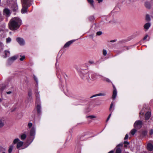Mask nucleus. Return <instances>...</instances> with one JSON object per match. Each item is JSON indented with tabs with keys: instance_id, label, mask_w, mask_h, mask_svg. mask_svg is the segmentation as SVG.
Here are the masks:
<instances>
[{
	"instance_id": "obj_1",
	"label": "nucleus",
	"mask_w": 153,
	"mask_h": 153,
	"mask_svg": "<svg viewBox=\"0 0 153 153\" xmlns=\"http://www.w3.org/2000/svg\"><path fill=\"white\" fill-rule=\"evenodd\" d=\"M22 24L21 20L17 17L12 19L10 21L9 24L10 29L12 30L17 29Z\"/></svg>"
},
{
	"instance_id": "obj_2",
	"label": "nucleus",
	"mask_w": 153,
	"mask_h": 153,
	"mask_svg": "<svg viewBox=\"0 0 153 153\" xmlns=\"http://www.w3.org/2000/svg\"><path fill=\"white\" fill-rule=\"evenodd\" d=\"M23 3V8L21 10V13H25L28 7L30 5V0H22Z\"/></svg>"
},
{
	"instance_id": "obj_3",
	"label": "nucleus",
	"mask_w": 153,
	"mask_h": 153,
	"mask_svg": "<svg viewBox=\"0 0 153 153\" xmlns=\"http://www.w3.org/2000/svg\"><path fill=\"white\" fill-rule=\"evenodd\" d=\"M142 122L141 121L139 120L136 121L134 124V127L137 129H139L142 127Z\"/></svg>"
},
{
	"instance_id": "obj_4",
	"label": "nucleus",
	"mask_w": 153,
	"mask_h": 153,
	"mask_svg": "<svg viewBox=\"0 0 153 153\" xmlns=\"http://www.w3.org/2000/svg\"><path fill=\"white\" fill-rule=\"evenodd\" d=\"M80 76L81 78L84 80H87L88 81H89V74L88 73H82L80 74Z\"/></svg>"
},
{
	"instance_id": "obj_5",
	"label": "nucleus",
	"mask_w": 153,
	"mask_h": 153,
	"mask_svg": "<svg viewBox=\"0 0 153 153\" xmlns=\"http://www.w3.org/2000/svg\"><path fill=\"white\" fill-rule=\"evenodd\" d=\"M17 56H15L9 58L7 61V62L8 64L10 65L11 64L13 63L17 59Z\"/></svg>"
},
{
	"instance_id": "obj_6",
	"label": "nucleus",
	"mask_w": 153,
	"mask_h": 153,
	"mask_svg": "<svg viewBox=\"0 0 153 153\" xmlns=\"http://www.w3.org/2000/svg\"><path fill=\"white\" fill-rule=\"evenodd\" d=\"M35 134V129L33 127L30 131V138H32V140H33L34 138Z\"/></svg>"
},
{
	"instance_id": "obj_7",
	"label": "nucleus",
	"mask_w": 153,
	"mask_h": 153,
	"mask_svg": "<svg viewBox=\"0 0 153 153\" xmlns=\"http://www.w3.org/2000/svg\"><path fill=\"white\" fill-rule=\"evenodd\" d=\"M11 14L10 10L7 8L4 9L3 10V14L7 16H9Z\"/></svg>"
},
{
	"instance_id": "obj_8",
	"label": "nucleus",
	"mask_w": 153,
	"mask_h": 153,
	"mask_svg": "<svg viewBox=\"0 0 153 153\" xmlns=\"http://www.w3.org/2000/svg\"><path fill=\"white\" fill-rule=\"evenodd\" d=\"M17 41L21 45H23L25 44V41L24 40L21 38H17L16 39Z\"/></svg>"
},
{
	"instance_id": "obj_9",
	"label": "nucleus",
	"mask_w": 153,
	"mask_h": 153,
	"mask_svg": "<svg viewBox=\"0 0 153 153\" xmlns=\"http://www.w3.org/2000/svg\"><path fill=\"white\" fill-rule=\"evenodd\" d=\"M75 41V40H71L67 42L64 45L65 48L68 47L71 44Z\"/></svg>"
},
{
	"instance_id": "obj_10",
	"label": "nucleus",
	"mask_w": 153,
	"mask_h": 153,
	"mask_svg": "<svg viewBox=\"0 0 153 153\" xmlns=\"http://www.w3.org/2000/svg\"><path fill=\"white\" fill-rule=\"evenodd\" d=\"M147 149L149 151H152L153 150V146L151 143H148L147 146Z\"/></svg>"
},
{
	"instance_id": "obj_11",
	"label": "nucleus",
	"mask_w": 153,
	"mask_h": 153,
	"mask_svg": "<svg viewBox=\"0 0 153 153\" xmlns=\"http://www.w3.org/2000/svg\"><path fill=\"white\" fill-rule=\"evenodd\" d=\"M151 23L148 22L145 24L144 26V29H145V30H147L151 26Z\"/></svg>"
},
{
	"instance_id": "obj_12",
	"label": "nucleus",
	"mask_w": 153,
	"mask_h": 153,
	"mask_svg": "<svg viewBox=\"0 0 153 153\" xmlns=\"http://www.w3.org/2000/svg\"><path fill=\"white\" fill-rule=\"evenodd\" d=\"M151 116V113L149 111L147 112L145 115V119L146 120H148Z\"/></svg>"
},
{
	"instance_id": "obj_13",
	"label": "nucleus",
	"mask_w": 153,
	"mask_h": 153,
	"mask_svg": "<svg viewBox=\"0 0 153 153\" xmlns=\"http://www.w3.org/2000/svg\"><path fill=\"white\" fill-rule=\"evenodd\" d=\"M106 94L105 92H103L102 93H100L98 94H96L93 95L92 96L90 97L91 98H92L93 97H96L98 96H105L106 95Z\"/></svg>"
},
{
	"instance_id": "obj_14",
	"label": "nucleus",
	"mask_w": 153,
	"mask_h": 153,
	"mask_svg": "<svg viewBox=\"0 0 153 153\" xmlns=\"http://www.w3.org/2000/svg\"><path fill=\"white\" fill-rule=\"evenodd\" d=\"M117 95V91L116 88L114 89V90L113 95H112V98L113 100H114L116 97Z\"/></svg>"
},
{
	"instance_id": "obj_15",
	"label": "nucleus",
	"mask_w": 153,
	"mask_h": 153,
	"mask_svg": "<svg viewBox=\"0 0 153 153\" xmlns=\"http://www.w3.org/2000/svg\"><path fill=\"white\" fill-rule=\"evenodd\" d=\"M41 107L40 105H38L36 106L37 111L38 113L40 114L41 112Z\"/></svg>"
},
{
	"instance_id": "obj_16",
	"label": "nucleus",
	"mask_w": 153,
	"mask_h": 153,
	"mask_svg": "<svg viewBox=\"0 0 153 153\" xmlns=\"http://www.w3.org/2000/svg\"><path fill=\"white\" fill-rule=\"evenodd\" d=\"M23 142L22 141H20L18 142L17 144L16 148L19 149L23 145Z\"/></svg>"
},
{
	"instance_id": "obj_17",
	"label": "nucleus",
	"mask_w": 153,
	"mask_h": 153,
	"mask_svg": "<svg viewBox=\"0 0 153 153\" xmlns=\"http://www.w3.org/2000/svg\"><path fill=\"white\" fill-rule=\"evenodd\" d=\"M145 6L146 8L148 9H150L151 7V5L150 3L148 2H146L145 3Z\"/></svg>"
},
{
	"instance_id": "obj_18",
	"label": "nucleus",
	"mask_w": 153,
	"mask_h": 153,
	"mask_svg": "<svg viewBox=\"0 0 153 153\" xmlns=\"http://www.w3.org/2000/svg\"><path fill=\"white\" fill-rule=\"evenodd\" d=\"M20 138L22 140H24L26 137V135L25 134H23L20 136Z\"/></svg>"
},
{
	"instance_id": "obj_19",
	"label": "nucleus",
	"mask_w": 153,
	"mask_h": 153,
	"mask_svg": "<svg viewBox=\"0 0 153 153\" xmlns=\"http://www.w3.org/2000/svg\"><path fill=\"white\" fill-rule=\"evenodd\" d=\"M5 54V56L4 57V58H6L7 56H9L10 54V52L9 51H4Z\"/></svg>"
},
{
	"instance_id": "obj_20",
	"label": "nucleus",
	"mask_w": 153,
	"mask_h": 153,
	"mask_svg": "<svg viewBox=\"0 0 153 153\" xmlns=\"http://www.w3.org/2000/svg\"><path fill=\"white\" fill-rule=\"evenodd\" d=\"M113 104H114L113 102H112L110 105V108H109V110H110V111L111 112V113H112V112H113V110H114V109H113V110H112V108L113 106Z\"/></svg>"
},
{
	"instance_id": "obj_21",
	"label": "nucleus",
	"mask_w": 153,
	"mask_h": 153,
	"mask_svg": "<svg viewBox=\"0 0 153 153\" xmlns=\"http://www.w3.org/2000/svg\"><path fill=\"white\" fill-rule=\"evenodd\" d=\"M137 131V130L136 129H134V128L131 131V133L132 135H133Z\"/></svg>"
},
{
	"instance_id": "obj_22",
	"label": "nucleus",
	"mask_w": 153,
	"mask_h": 153,
	"mask_svg": "<svg viewBox=\"0 0 153 153\" xmlns=\"http://www.w3.org/2000/svg\"><path fill=\"white\" fill-rule=\"evenodd\" d=\"M13 145H11L10 146L9 148V149H8V152L9 153H11L12 152V151L13 150Z\"/></svg>"
},
{
	"instance_id": "obj_23",
	"label": "nucleus",
	"mask_w": 153,
	"mask_h": 153,
	"mask_svg": "<svg viewBox=\"0 0 153 153\" xmlns=\"http://www.w3.org/2000/svg\"><path fill=\"white\" fill-rule=\"evenodd\" d=\"M14 7H13V10L14 11H16L18 9V7L16 4H15L14 5Z\"/></svg>"
},
{
	"instance_id": "obj_24",
	"label": "nucleus",
	"mask_w": 153,
	"mask_h": 153,
	"mask_svg": "<svg viewBox=\"0 0 153 153\" xmlns=\"http://www.w3.org/2000/svg\"><path fill=\"white\" fill-rule=\"evenodd\" d=\"M36 97L37 100H39V94L38 92H36Z\"/></svg>"
},
{
	"instance_id": "obj_25",
	"label": "nucleus",
	"mask_w": 153,
	"mask_h": 153,
	"mask_svg": "<svg viewBox=\"0 0 153 153\" xmlns=\"http://www.w3.org/2000/svg\"><path fill=\"white\" fill-rule=\"evenodd\" d=\"M19 138H16L13 141V143L14 144H16L17 143H18V142H19Z\"/></svg>"
},
{
	"instance_id": "obj_26",
	"label": "nucleus",
	"mask_w": 153,
	"mask_h": 153,
	"mask_svg": "<svg viewBox=\"0 0 153 153\" xmlns=\"http://www.w3.org/2000/svg\"><path fill=\"white\" fill-rule=\"evenodd\" d=\"M146 20L148 21H149L150 20L149 16L148 14L146 15Z\"/></svg>"
},
{
	"instance_id": "obj_27",
	"label": "nucleus",
	"mask_w": 153,
	"mask_h": 153,
	"mask_svg": "<svg viewBox=\"0 0 153 153\" xmlns=\"http://www.w3.org/2000/svg\"><path fill=\"white\" fill-rule=\"evenodd\" d=\"M88 2L90 3L92 7H94V1H93V0H88Z\"/></svg>"
},
{
	"instance_id": "obj_28",
	"label": "nucleus",
	"mask_w": 153,
	"mask_h": 153,
	"mask_svg": "<svg viewBox=\"0 0 153 153\" xmlns=\"http://www.w3.org/2000/svg\"><path fill=\"white\" fill-rule=\"evenodd\" d=\"M121 150L120 148H117L116 151V153H121Z\"/></svg>"
},
{
	"instance_id": "obj_29",
	"label": "nucleus",
	"mask_w": 153,
	"mask_h": 153,
	"mask_svg": "<svg viewBox=\"0 0 153 153\" xmlns=\"http://www.w3.org/2000/svg\"><path fill=\"white\" fill-rule=\"evenodd\" d=\"M87 118H90L91 119H93L96 118V117L94 115H90L87 117Z\"/></svg>"
},
{
	"instance_id": "obj_30",
	"label": "nucleus",
	"mask_w": 153,
	"mask_h": 153,
	"mask_svg": "<svg viewBox=\"0 0 153 153\" xmlns=\"http://www.w3.org/2000/svg\"><path fill=\"white\" fill-rule=\"evenodd\" d=\"M4 125V123L2 121L0 120V128L2 127Z\"/></svg>"
},
{
	"instance_id": "obj_31",
	"label": "nucleus",
	"mask_w": 153,
	"mask_h": 153,
	"mask_svg": "<svg viewBox=\"0 0 153 153\" xmlns=\"http://www.w3.org/2000/svg\"><path fill=\"white\" fill-rule=\"evenodd\" d=\"M107 51L105 49H103V55L104 56H105L107 55Z\"/></svg>"
},
{
	"instance_id": "obj_32",
	"label": "nucleus",
	"mask_w": 153,
	"mask_h": 153,
	"mask_svg": "<svg viewBox=\"0 0 153 153\" xmlns=\"http://www.w3.org/2000/svg\"><path fill=\"white\" fill-rule=\"evenodd\" d=\"M103 80L104 81H105L106 82H111V81L110 80L108 79V78H104Z\"/></svg>"
},
{
	"instance_id": "obj_33",
	"label": "nucleus",
	"mask_w": 153,
	"mask_h": 153,
	"mask_svg": "<svg viewBox=\"0 0 153 153\" xmlns=\"http://www.w3.org/2000/svg\"><path fill=\"white\" fill-rule=\"evenodd\" d=\"M96 77L94 75H91V78L90 79L92 80H94L96 79Z\"/></svg>"
},
{
	"instance_id": "obj_34",
	"label": "nucleus",
	"mask_w": 153,
	"mask_h": 153,
	"mask_svg": "<svg viewBox=\"0 0 153 153\" xmlns=\"http://www.w3.org/2000/svg\"><path fill=\"white\" fill-rule=\"evenodd\" d=\"M124 147H126L129 144V143L127 141H125L124 142Z\"/></svg>"
},
{
	"instance_id": "obj_35",
	"label": "nucleus",
	"mask_w": 153,
	"mask_h": 153,
	"mask_svg": "<svg viewBox=\"0 0 153 153\" xmlns=\"http://www.w3.org/2000/svg\"><path fill=\"white\" fill-rule=\"evenodd\" d=\"M11 39L10 38H8L6 39V42L7 43H9L11 41Z\"/></svg>"
},
{
	"instance_id": "obj_36",
	"label": "nucleus",
	"mask_w": 153,
	"mask_h": 153,
	"mask_svg": "<svg viewBox=\"0 0 153 153\" xmlns=\"http://www.w3.org/2000/svg\"><path fill=\"white\" fill-rule=\"evenodd\" d=\"M21 57L20 58V60L21 61H23L25 58V56H21Z\"/></svg>"
},
{
	"instance_id": "obj_37",
	"label": "nucleus",
	"mask_w": 153,
	"mask_h": 153,
	"mask_svg": "<svg viewBox=\"0 0 153 153\" xmlns=\"http://www.w3.org/2000/svg\"><path fill=\"white\" fill-rule=\"evenodd\" d=\"M33 124L31 123H29L28 124V127L30 128L32 126Z\"/></svg>"
},
{
	"instance_id": "obj_38",
	"label": "nucleus",
	"mask_w": 153,
	"mask_h": 153,
	"mask_svg": "<svg viewBox=\"0 0 153 153\" xmlns=\"http://www.w3.org/2000/svg\"><path fill=\"white\" fill-rule=\"evenodd\" d=\"M102 33L101 31H99L97 33V35H99V36H100V35H101Z\"/></svg>"
},
{
	"instance_id": "obj_39",
	"label": "nucleus",
	"mask_w": 153,
	"mask_h": 153,
	"mask_svg": "<svg viewBox=\"0 0 153 153\" xmlns=\"http://www.w3.org/2000/svg\"><path fill=\"white\" fill-rule=\"evenodd\" d=\"M94 19V17L92 16H91L89 17V19L91 21H92V20H93Z\"/></svg>"
},
{
	"instance_id": "obj_40",
	"label": "nucleus",
	"mask_w": 153,
	"mask_h": 153,
	"mask_svg": "<svg viewBox=\"0 0 153 153\" xmlns=\"http://www.w3.org/2000/svg\"><path fill=\"white\" fill-rule=\"evenodd\" d=\"M34 78L36 82L37 83L38 82L37 79L35 76H34Z\"/></svg>"
},
{
	"instance_id": "obj_41",
	"label": "nucleus",
	"mask_w": 153,
	"mask_h": 153,
	"mask_svg": "<svg viewBox=\"0 0 153 153\" xmlns=\"http://www.w3.org/2000/svg\"><path fill=\"white\" fill-rule=\"evenodd\" d=\"M111 113L109 115L108 118H107V120H106V121H108L109 120L110 118L111 117Z\"/></svg>"
},
{
	"instance_id": "obj_42",
	"label": "nucleus",
	"mask_w": 153,
	"mask_h": 153,
	"mask_svg": "<svg viewBox=\"0 0 153 153\" xmlns=\"http://www.w3.org/2000/svg\"><path fill=\"white\" fill-rule=\"evenodd\" d=\"M128 137V134H126L125 135V136L124 138V140H126L127 139Z\"/></svg>"
},
{
	"instance_id": "obj_43",
	"label": "nucleus",
	"mask_w": 153,
	"mask_h": 153,
	"mask_svg": "<svg viewBox=\"0 0 153 153\" xmlns=\"http://www.w3.org/2000/svg\"><path fill=\"white\" fill-rule=\"evenodd\" d=\"M4 27L2 28H0V32L3 31L4 30Z\"/></svg>"
},
{
	"instance_id": "obj_44",
	"label": "nucleus",
	"mask_w": 153,
	"mask_h": 153,
	"mask_svg": "<svg viewBox=\"0 0 153 153\" xmlns=\"http://www.w3.org/2000/svg\"><path fill=\"white\" fill-rule=\"evenodd\" d=\"M144 114V112L142 111H141L140 112V115H143Z\"/></svg>"
},
{
	"instance_id": "obj_45",
	"label": "nucleus",
	"mask_w": 153,
	"mask_h": 153,
	"mask_svg": "<svg viewBox=\"0 0 153 153\" xmlns=\"http://www.w3.org/2000/svg\"><path fill=\"white\" fill-rule=\"evenodd\" d=\"M148 37V35H146L144 38V39L145 40Z\"/></svg>"
},
{
	"instance_id": "obj_46",
	"label": "nucleus",
	"mask_w": 153,
	"mask_h": 153,
	"mask_svg": "<svg viewBox=\"0 0 153 153\" xmlns=\"http://www.w3.org/2000/svg\"><path fill=\"white\" fill-rule=\"evenodd\" d=\"M11 93H12V92L11 91H8V92H7V94H11Z\"/></svg>"
},
{
	"instance_id": "obj_47",
	"label": "nucleus",
	"mask_w": 153,
	"mask_h": 153,
	"mask_svg": "<svg viewBox=\"0 0 153 153\" xmlns=\"http://www.w3.org/2000/svg\"><path fill=\"white\" fill-rule=\"evenodd\" d=\"M28 95L29 96H31L32 95V93L31 92H29L28 93Z\"/></svg>"
},
{
	"instance_id": "obj_48",
	"label": "nucleus",
	"mask_w": 153,
	"mask_h": 153,
	"mask_svg": "<svg viewBox=\"0 0 153 153\" xmlns=\"http://www.w3.org/2000/svg\"><path fill=\"white\" fill-rule=\"evenodd\" d=\"M116 40L114 39V40H113L111 41L110 42H116Z\"/></svg>"
},
{
	"instance_id": "obj_49",
	"label": "nucleus",
	"mask_w": 153,
	"mask_h": 153,
	"mask_svg": "<svg viewBox=\"0 0 153 153\" xmlns=\"http://www.w3.org/2000/svg\"><path fill=\"white\" fill-rule=\"evenodd\" d=\"M153 131L152 130H151L150 132V134L151 135L153 134Z\"/></svg>"
},
{
	"instance_id": "obj_50",
	"label": "nucleus",
	"mask_w": 153,
	"mask_h": 153,
	"mask_svg": "<svg viewBox=\"0 0 153 153\" xmlns=\"http://www.w3.org/2000/svg\"><path fill=\"white\" fill-rule=\"evenodd\" d=\"M98 1L99 3H100L102 1V0H97Z\"/></svg>"
},
{
	"instance_id": "obj_51",
	"label": "nucleus",
	"mask_w": 153,
	"mask_h": 153,
	"mask_svg": "<svg viewBox=\"0 0 153 153\" xmlns=\"http://www.w3.org/2000/svg\"><path fill=\"white\" fill-rule=\"evenodd\" d=\"M114 152V151L112 150H111L108 153H113Z\"/></svg>"
},
{
	"instance_id": "obj_52",
	"label": "nucleus",
	"mask_w": 153,
	"mask_h": 153,
	"mask_svg": "<svg viewBox=\"0 0 153 153\" xmlns=\"http://www.w3.org/2000/svg\"><path fill=\"white\" fill-rule=\"evenodd\" d=\"M122 145H123V144H119V145H118V146H117V147H118V146H122Z\"/></svg>"
},
{
	"instance_id": "obj_53",
	"label": "nucleus",
	"mask_w": 153,
	"mask_h": 153,
	"mask_svg": "<svg viewBox=\"0 0 153 153\" xmlns=\"http://www.w3.org/2000/svg\"><path fill=\"white\" fill-rule=\"evenodd\" d=\"M89 62L91 63V64H93L94 62H92V61H90Z\"/></svg>"
},
{
	"instance_id": "obj_54",
	"label": "nucleus",
	"mask_w": 153,
	"mask_h": 153,
	"mask_svg": "<svg viewBox=\"0 0 153 153\" xmlns=\"http://www.w3.org/2000/svg\"><path fill=\"white\" fill-rule=\"evenodd\" d=\"M4 88H5V87H4V88H1V90H4Z\"/></svg>"
},
{
	"instance_id": "obj_55",
	"label": "nucleus",
	"mask_w": 153,
	"mask_h": 153,
	"mask_svg": "<svg viewBox=\"0 0 153 153\" xmlns=\"http://www.w3.org/2000/svg\"><path fill=\"white\" fill-rule=\"evenodd\" d=\"M113 88H114V89L115 88V87L113 86Z\"/></svg>"
},
{
	"instance_id": "obj_56",
	"label": "nucleus",
	"mask_w": 153,
	"mask_h": 153,
	"mask_svg": "<svg viewBox=\"0 0 153 153\" xmlns=\"http://www.w3.org/2000/svg\"><path fill=\"white\" fill-rule=\"evenodd\" d=\"M2 153H5V152H3Z\"/></svg>"
}]
</instances>
